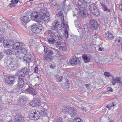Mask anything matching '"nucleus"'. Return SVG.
Here are the masks:
<instances>
[{
    "instance_id": "obj_1",
    "label": "nucleus",
    "mask_w": 122,
    "mask_h": 122,
    "mask_svg": "<svg viewBox=\"0 0 122 122\" xmlns=\"http://www.w3.org/2000/svg\"><path fill=\"white\" fill-rule=\"evenodd\" d=\"M43 4H40L38 5L37 9L39 11L38 12L33 13L32 14V18L37 22L41 20V19L44 21H46L49 18L48 12L47 11L46 9L44 8Z\"/></svg>"
},
{
    "instance_id": "obj_2",
    "label": "nucleus",
    "mask_w": 122,
    "mask_h": 122,
    "mask_svg": "<svg viewBox=\"0 0 122 122\" xmlns=\"http://www.w3.org/2000/svg\"><path fill=\"white\" fill-rule=\"evenodd\" d=\"M27 51L25 48L19 49L15 51V54L16 57L20 59L23 58V60L25 63H29L33 61V56L32 53H28L25 55L27 53Z\"/></svg>"
},
{
    "instance_id": "obj_3",
    "label": "nucleus",
    "mask_w": 122,
    "mask_h": 122,
    "mask_svg": "<svg viewBox=\"0 0 122 122\" xmlns=\"http://www.w3.org/2000/svg\"><path fill=\"white\" fill-rule=\"evenodd\" d=\"M2 39L3 41V46L4 47H10L13 45L12 48L14 50H18L20 49L19 42H16L14 44V41L11 40L10 39L5 40L4 39H0V41H2Z\"/></svg>"
},
{
    "instance_id": "obj_4",
    "label": "nucleus",
    "mask_w": 122,
    "mask_h": 122,
    "mask_svg": "<svg viewBox=\"0 0 122 122\" xmlns=\"http://www.w3.org/2000/svg\"><path fill=\"white\" fill-rule=\"evenodd\" d=\"M62 110L64 113H68L72 117L75 116L76 114L75 109L73 107L69 108V107H63Z\"/></svg>"
},
{
    "instance_id": "obj_5",
    "label": "nucleus",
    "mask_w": 122,
    "mask_h": 122,
    "mask_svg": "<svg viewBox=\"0 0 122 122\" xmlns=\"http://www.w3.org/2000/svg\"><path fill=\"white\" fill-rule=\"evenodd\" d=\"M42 25L41 24L38 23L37 24H34L31 27L32 31L33 33L38 34L42 30Z\"/></svg>"
},
{
    "instance_id": "obj_6",
    "label": "nucleus",
    "mask_w": 122,
    "mask_h": 122,
    "mask_svg": "<svg viewBox=\"0 0 122 122\" xmlns=\"http://www.w3.org/2000/svg\"><path fill=\"white\" fill-rule=\"evenodd\" d=\"M40 113L38 111L35 110H32L31 112L29 114V118L33 120L38 119L40 117Z\"/></svg>"
},
{
    "instance_id": "obj_7",
    "label": "nucleus",
    "mask_w": 122,
    "mask_h": 122,
    "mask_svg": "<svg viewBox=\"0 0 122 122\" xmlns=\"http://www.w3.org/2000/svg\"><path fill=\"white\" fill-rule=\"evenodd\" d=\"M4 63L5 66L8 67L9 69H15V64L11 59L7 58L5 60Z\"/></svg>"
},
{
    "instance_id": "obj_8",
    "label": "nucleus",
    "mask_w": 122,
    "mask_h": 122,
    "mask_svg": "<svg viewBox=\"0 0 122 122\" xmlns=\"http://www.w3.org/2000/svg\"><path fill=\"white\" fill-rule=\"evenodd\" d=\"M96 5L94 3L91 5L89 6L90 11L94 15L97 16L99 14V13L97 8Z\"/></svg>"
},
{
    "instance_id": "obj_9",
    "label": "nucleus",
    "mask_w": 122,
    "mask_h": 122,
    "mask_svg": "<svg viewBox=\"0 0 122 122\" xmlns=\"http://www.w3.org/2000/svg\"><path fill=\"white\" fill-rule=\"evenodd\" d=\"M51 29L52 30H55L56 32L58 33L61 32V28L59 22L58 21L55 22L52 26Z\"/></svg>"
},
{
    "instance_id": "obj_10",
    "label": "nucleus",
    "mask_w": 122,
    "mask_h": 122,
    "mask_svg": "<svg viewBox=\"0 0 122 122\" xmlns=\"http://www.w3.org/2000/svg\"><path fill=\"white\" fill-rule=\"evenodd\" d=\"M15 78L13 76H6L5 77L4 79L6 83L11 85L14 83Z\"/></svg>"
},
{
    "instance_id": "obj_11",
    "label": "nucleus",
    "mask_w": 122,
    "mask_h": 122,
    "mask_svg": "<svg viewBox=\"0 0 122 122\" xmlns=\"http://www.w3.org/2000/svg\"><path fill=\"white\" fill-rule=\"evenodd\" d=\"M89 23L91 26L90 28H91L92 29L94 30L97 29L99 26V25L96 20H90Z\"/></svg>"
},
{
    "instance_id": "obj_12",
    "label": "nucleus",
    "mask_w": 122,
    "mask_h": 122,
    "mask_svg": "<svg viewBox=\"0 0 122 122\" xmlns=\"http://www.w3.org/2000/svg\"><path fill=\"white\" fill-rule=\"evenodd\" d=\"M79 9L80 10V8L85 9L86 8L87 3L84 0H79L78 1Z\"/></svg>"
},
{
    "instance_id": "obj_13",
    "label": "nucleus",
    "mask_w": 122,
    "mask_h": 122,
    "mask_svg": "<svg viewBox=\"0 0 122 122\" xmlns=\"http://www.w3.org/2000/svg\"><path fill=\"white\" fill-rule=\"evenodd\" d=\"M53 54L50 53L44 54L43 58L45 61L49 62L53 58V56H52Z\"/></svg>"
},
{
    "instance_id": "obj_14",
    "label": "nucleus",
    "mask_w": 122,
    "mask_h": 122,
    "mask_svg": "<svg viewBox=\"0 0 122 122\" xmlns=\"http://www.w3.org/2000/svg\"><path fill=\"white\" fill-rule=\"evenodd\" d=\"M80 60L78 58H76L75 56H73V57L70 61L69 63L70 65L74 66L78 64L79 63Z\"/></svg>"
},
{
    "instance_id": "obj_15",
    "label": "nucleus",
    "mask_w": 122,
    "mask_h": 122,
    "mask_svg": "<svg viewBox=\"0 0 122 122\" xmlns=\"http://www.w3.org/2000/svg\"><path fill=\"white\" fill-rule=\"evenodd\" d=\"M89 14L88 11L85 9L81 10L80 12L79 13L80 15L83 18L87 17Z\"/></svg>"
},
{
    "instance_id": "obj_16",
    "label": "nucleus",
    "mask_w": 122,
    "mask_h": 122,
    "mask_svg": "<svg viewBox=\"0 0 122 122\" xmlns=\"http://www.w3.org/2000/svg\"><path fill=\"white\" fill-rule=\"evenodd\" d=\"M4 53L7 55H12L15 54V51L12 47L5 50L4 51Z\"/></svg>"
},
{
    "instance_id": "obj_17",
    "label": "nucleus",
    "mask_w": 122,
    "mask_h": 122,
    "mask_svg": "<svg viewBox=\"0 0 122 122\" xmlns=\"http://www.w3.org/2000/svg\"><path fill=\"white\" fill-rule=\"evenodd\" d=\"M40 102V101L39 99L37 98H35L30 102V104L32 106L35 107L39 105Z\"/></svg>"
},
{
    "instance_id": "obj_18",
    "label": "nucleus",
    "mask_w": 122,
    "mask_h": 122,
    "mask_svg": "<svg viewBox=\"0 0 122 122\" xmlns=\"http://www.w3.org/2000/svg\"><path fill=\"white\" fill-rule=\"evenodd\" d=\"M24 78L19 77L17 80V86L19 88H22L24 86Z\"/></svg>"
},
{
    "instance_id": "obj_19",
    "label": "nucleus",
    "mask_w": 122,
    "mask_h": 122,
    "mask_svg": "<svg viewBox=\"0 0 122 122\" xmlns=\"http://www.w3.org/2000/svg\"><path fill=\"white\" fill-rule=\"evenodd\" d=\"M15 122H24L23 118L22 116L18 115H16L15 117Z\"/></svg>"
},
{
    "instance_id": "obj_20",
    "label": "nucleus",
    "mask_w": 122,
    "mask_h": 122,
    "mask_svg": "<svg viewBox=\"0 0 122 122\" xmlns=\"http://www.w3.org/2000/svg\"><path fill=\"white\" fill-rule=\"evenodd\" d=\"M26 90L27 92L33 95H36L37 94V92L36 89L32 87H29L28 88L26 89Z\"/></svg>"
},
{
    "instance_id": "obj_21",
    "label": "nucleus",
    "mask_w": 122,
    "mask_h": 122,
    "mask_svg": "<svg viewBox=\"0 0 122 122\" xmlns=\"http://www.w3.org/2000/svg\"><path fill=\"white\" fill-rule=\"evenodd\" d=\"M16 75L18 77L20 78H24L25 75L21 70H18L16 74Z\"/></svg>"
},
{
    "instance_id": "obj_22",
    "label": "nucleus",
    "mask_w": 122,
    "mask_h": 122,
    "mask_svg": "<svg viewBox=\"0 0 122 122\" xmlns=\"http://www.w3.org/2000/svg\"><path fill=\"white\" fill-rule=\"evenodd\" d=\"M19 0H11V3L9 4V6L10 7H13L15 6L18 2Z\"/></svg>"
},
{
    "instance_id": "obj_23",
    "label": "nucleus",
    "mask_w": 122,
    "mask_h": 122,
    "mask_svg": "<svg viewBox=\"0 0 122 122\" xmlns=\"http://www.w3.org/2000/svg\"><path fill=\"white\" fill-rule=\"evenodd\" d=\"M46 33L48 34L52 38H56V36L54 32L52 31L51 30H48V31H46Z\"/></svg>"
},
{
    "instance_id": "obj_24",
    "label": "nucleus",
    "mask_w": 122,
    "mask_h": 122,
    "mask_svg": "<svg viewBox=\"0 0 122 122\" xmlns=\"http://www.w3.org/2000/svg\"><path fill=\"white\" fill-rule=\"evenodd\" d=\"M114 36L109 31H107L105 33V37L108 38H113Z\"/></svg>"
},
{
    "instance_id": "obj_25",
    "label": "nucleus",
    "mask_w": 122,
    "mask_h": 122,
    "mask_svg": "<svg viewBox=\"0 0 122 122\" xmlns=\"http://www.w3.org/2000/svg\"><path fill=\"white\" fill-rule=\"evenodd\" d=\"M44 51L45 54L50 53L51 54H53V51L50 50H49L48 48L46 46H44Z\"/></svg>"
},
{
    "instance_id": "obj_26",
    "label": "nucleus",
    "mask_w": 122,
    "mask_h": 122,
    "mask_svg": "<svg viewBox=\"0 0 122 122\" xmlns=\"http://www.w3.org/2000/svg\"><path fill=\"white\" fill-rule=\"evenodd\" d=\"M79 12L76 9L75 10L73 11V15L74 17L76 16L77 17L78 16L80 15Z\"/></svg>"
},
{
    "instance_id": "obj_27",
    "label": "nucleus",
    "mask_w": 122,
    "mask_h": 122,
    "mask_svg": "<svg viewBox=\"0 0 122 122\" xmlns=\"http://www.w3.org/2000/svg\"><path fill=\"white\" fill-rule=\"evenodd\" d=\"M22 20L24 22L26 23H27L30 20L29 19V17L27 16H24L22 18Z\"/></svg>"
},
{
    "instance_id": "obj_28",
    "label": "nucleus",
    "mask_w": 122,
    "mask_h": 122,
    "mask_svg": "<svg viewBox=\"0 0 122 122\" xmlns=\"http://www.w3.org/2000/svg\"><path fill=\"white\" fill-rule=\"evenodd\" d=\"M82 58L85 63H87L90 61V60L88 59L87 56L84 54L83 55Z\"/></svg>"
},
{
    "instance_id": "obj_29",
    "label": "nucleus",
    "mask_w": 122,
    "mask_h": 122,
    "mask_svg": "<svg viewBox=\"0 0 122 122\" xmlns=\"http://www.w3.org/2000/svg\"><path fill=\"white\" fill-rule=\"evenodd\" d=\"M116 103L115 102H113L107 105L106 106L109 109H110L111 107H112L116 105Z\"/></svg>"
},
{
    "instance_id": "obj_30",
    "label": "nucleus",
    "mask_w": 122,
    "mask_h": 122,
    "mask_svg": "<svg viewBox=\"0 0 122 122\" xmlns=\"http://www.w3.org/2000/svg\"><path fill=\"white\" fill-rule=\"evenodd\" d=\"M26 100V98L24 96H23L20 97L19 99V101L20 103L22 104L24 103V102Z\"/></svg>"
},
{
    "instance_id": "obj_31",
    "label": "nucleus",
    "mask_w": 122,
    "mask_h": 122,
    "mask_svg": "<svg viewBox=\"0 0 122 122\" xmlns=\"http://www.w3.org/2000/svg\"><path fill=\"white\" fill-rule=\"evenodd\" d=\"M89 25L86 24H84L83 26V28L84 29V30L86 31H88L89 30Z\"/></svg>"
},
{
    "instance_id": "obj_32",
    "label": "nucleus",
    "mask_w": 122,
    "mask_h": 122,
    "mask_svg": "<svg viewBox=\"0 0 122 122\" xmlns=\"http://www.w3.org/2000/svg\"><path fill=\"white\" fill-rule=\"evenodd\" d=\"M88 31H89L88 33L89 34L88 35L89 37H91L92 36V37H93V36H94V33H93V31L92 30H90Z\"/></svg>"
},
{
    "instance_id": "obj_33",
    "label": "nucleus",
    "mask_w": 122,
    "mask_h": 122,
    "mask_svg": "<svg viewBox=\"0 0 122 122\" xmlns=\"http://www.w3.org/2000/svg\"><path fill=\"white\" fill-rule=\"evenodd\" d=\"M118 77H116L115 79L113 78L112 80V85H115L116 83H117V80Z\"/></svg>"
},
{
    "instance_id": "obj_34",
    "label": "nucleus",
    "mask_w": 122,
    "mask_h": 122,
    "mask_svg": "<svg viewBox=\"0 0 122 122\" xmlns=\"http://www.w3.org/2000/svg\"><path fill=\"white\" fill-rule=\"evenodd\" d=\"M48 41L50 43L53 44L55 42L56 40L54 39H49Z\"/></svg>"
},
{
    "instance_id": "obj_35",
    "label": "nucleus",
    "mask_w": 122,
    "mask_h": 122,
    "mask_svg": "<svg viewBox=\"0 0 122 122\" xmlns=\"http://www.w3.org/2000/svg\"><path fill=\"white\" fill-rule=\"evenodd\" d=\"M104 75L106 76L109 77L112 76V75L110 73L107 72H105L104 73Z\"/></svg>"
},
{
    "instance_id": "obj_36",
    "label": "nucleus",
    "mask_w": 122,
    "mask_h": 122,
    "mask_svg": "<svg viewBox=\"0 0 122 122\" xmlns=\"http://www.w3.org/2000/svg\"><path fill=\"white\" fill-rule=\"evenodd\" d=\"M58 11L59 12L58 13H56V15H57L58 16H63V14L62 12L60 10H58Z\"/></svg>"
},
{
    "instance_id": "obj_37",
    "label": "nucleus",
    "mask_w": 122,
    "mask_h": 122,
    "mask_svg": "<svg viewBox=\"0 0 122 122\" xmlns=\"http://www.w3.org/2000/svg\"><path fill=\"white\" fill-rule=\"evenodd\" d=\"M73 122H82V121L79 118H76L74 119Z\"/></svg>"
},
{
    "instance_id": "obj_38",
    "label": "nucleus",
    "mask_w": 122,
    "mask_h": 122,
    "mask_svg": "<svg viewBox=\"0 0 122 122\" xmlns=\"http://www.w3.org/2000/svg\"><path fill=\"white\" fill-rule=\"evenodd\" d=\"M58 48L61 50L63 51H66L67 49L66 47L65 46H59Z\"/></svg>"
},
{
    "instance_id": "obj_39",
    "label": "nucleus",
    "mask_w": 122,
    "mask_h": 122,
    "mask_svg": "<svg viewBox=\"0 0 122 122\" xmlns=\"http://www.w3.org/2000/svg\"><path fill=\"white\" fill-rule=\"evenodd\" d=\"M21 70L22 71H23V72L25 75L26 74V72L27 71V68L26 67H25L22 68V69Z\"/></svg>"
},
{
    "instance_id": "obj_40",
    "label": "nucleus",
    "mask_w": 122,
    "mask_h": 122,
    "mask_svg": "<svg viewBox=\"0 0 122 122\" xmlns=\"http://www.w3.org/2000/svg\"><path fill=\"white\" fill-rule=\"evenodd\" d=\"M46 111L44 110H43L41 111V113H40V114L43 116L45 117L46 115Z\"/></svg>"
},
{
    "instance_id": "obj_41",
    "label": "nucleus",
    "mask_w": 122,
    "mask_h": 122,
    "mask_svg": "<svg viewBox=\"0 0 122 122\" xmlns=\"http://www.w3.org/2000/svg\"><path fill=\"white\" fill-rule=\"evenodd\" d=\"M20 45L19 46L20 47V49H22L23 48H23L25 46V44L24 43L22 42H19Z\"/></svg>"
},
{
    "instance_id": "obj_42",
    "label": "nucleus",
    "mask_w": 122,
    "mask_h": 122,
    "mask_svg": "<svg viewBox=\"0 0 122 122\" xmlns=\"http://www.w3.org/2000/svg\"><path fill=\"white\" fill-rule=\"evenodd\" d=\"M5 29L3 27H0V35L3 34L5 31Z\"/></svg>"
},
{
    "instance_id": "obj_43",
    "label": "nucleus",
    "mask_w": 122,
    "mask_h": 122,
    "mask_svg": "<svg viewBox=\"0 0 122 122\" xmlns=\"http://www.w3.org/2000/svg\"><path fill=\"white\" fill-rule=\"evenodd\" d=\"M122 39H116L115 40V42L117 44L119 43H121V42H122V41L121 40Z\"/></svg>"
},
{
    "instance_id": "obj_44",
    "label": "nucleus",
    "mask_w": 122,
    "mask_h": 122,
    "mask_svg": "<svg viewBox=\"0 0 122 122\" xmlns=\"http://www.w3.org/2000/svg\"><path fill=\"white\" fill-rule=\"evenodd\" d=\"M117 80V83H122V77H118Z\"/></svg>"
},
{
    "instance_id": "obj_45",
    "label": "nucleus",
    "mask_w": 122,
    "mask_h": 122,
    "mask_svg": "<svg viewBox=\"0 0 122 122\" xmlns=\"http://www.w3.org/2000/svg\"><path fill=\"white\" fill-rule=\"evenodd\" d=\"M107 92H111L113 91L111 87H109L107 89Z\"/></svg>"
},
{
    "instance_id": "obj_46",
    "label": "nucleus",
    "mask_w": 122,
    "mask_h": 122,
    "mask_svg": "<svg viewBox=\"0 0 122 122\" xmlns=\"http://www.w3.org/2000/svg\"><path fill=\"white\" fill-rule=\"evenodd\" d=\"M102 9H103V10L105 11L109 12H110V10L108 9L107 8L106 6L105 7H103Z\"/></svg>"
},
{
    "instance_id": "obj_47",
    "label": "nucleus",
    "mask_w": 122,
    "mask_h": 122,
    "mask_svg": "<svg viewBox=\"0 0 122 122\" xmlns=\"http://www.w3.org/2000/svg\"><path fill=\"white\" fill-rule=\"evenodd\" d=\"M56 122H63L62 118L61 117H59L57 120Z\"/></svg>"
},
{
    "instance_id": "obj_48",
    "label": "nucleus",
    "mask_w": 122,
    "mask_h": 122,
    "mask_svg": "<svg viewBox=\"0 0 122 122\" xmlns=\"http://www.w3.org/2000/svg\"><path fill=\"white\" fill-rule=\"evenodd\" d=\"M75 25L76 26H78V25H79L80 23L79 21L76 20L75 21Z\"/></svg>"
},
{
    "instance_id": "obj_49",
    "label": "nucleus",
    "mask_w": 122,
    "mask_h": 122,
    "mask_svg": "<svg viewBox=\"0 0 122 122\" xmlns=\"http://www.w3.org/2000/svg\"><path fill=\"white\" fill-rule=\"evenodd\" d=\"M61 44V42L60 41H58L56 42V46L57 47H59V46Z\"/></svg>"
},
{
    "instance_id": "obj_50",
    "label": "nucleus",
    "mask_w": 122,
    "mask_h": 122,
    "mask_svg": "<svg viewBox=\"0 0 122 122\" xmlns=\"http://www.w3.org/2000/svg\"><path fill=\"white\" fill-rule=\"evenodd\" d=\"M65 36L66 37V38H67L68 37V31L67 30H65Z\"/></svg>"
},
{
    "instance_id": "obj_51",
    "label": "nucleus",
    "mask_w": 122,
    "mask_h": 122,
    "mask_svg": "<svg viewBox=\"0 0 122 122\" xmlns=\"http://www.w3.org/2000/svg\"><path fill=\"white\" fill-rule=\"evenodd\" d=\"M62 76H59V77L58 79L57 80V81H61L62 80Z\"/></svg>"
},
{
    "instance_id": "obj_52",
    "label": "nucleus",
    "mask_w": 122,
    "mask_h": 122,
    "mask_svg": "<svg viewBox=\"0 0 122 122\" xmlns=\"http://www.w3.org/2000/svg\"><path fill=\"white\" fill-rule=\"evenodd\" d=\"M3 56V53L1 52H0V60H1Z\"/></svg>"
},
{
    "instance_id": "obj_53",
    "label": "nucleus",
    "mask_w": 122,
    "mask_h": 122,
    "mask_svg": "<svg viewBox=\"0 0 122 122\" xmlns=\"http://www.w3.org/2000/svg\"><path fill=\"white\" fill-rule=\"evenodd\" d=\"M71 37H72L73 38H76L78 37L77 36H76V35L73 34L71 35Z\"/></svg>"
},
{
    "instance_id": "obj_54",
    "label": "nucleus",
    "mask_w": 122,
    "mask_h": 122,
    "mask_svg": "<svg viewBox=\"0 0 122 122\" xmlns=\"http://www.w3.org/2000/svg\"><path fill=\"white\" fill-rule=\"evenodd\" d=\"M87 4H89L90 3L91 1L92 0H84Z\"/></svg>"
},
{
    "instance_id": "obj_55",
    "label": "nucleus",
    "mask_w": 122,
    "mask_h": 122,
    "mask_svg": "<svg viewBox=\"0 0 122 122\" xmlns=\"http://www.w3.org/2000/svg\"><path fill=\"white\" fill-rule=\"evenodd\" d=\"M56 55L58 57H60V55L59 53L58 52L56 51Z\"/></svg>"
},
{
    "instance_id": "obj_56",
    "label": "nucleus",
    "mask_w": 122,
    "mask_h": 122,
    "mask_svg": "<svg viewBox=\"0 0 122 122\" xmlns=\"http://www.w3.org/2000/svg\"><path fill=\"white\" fill-rule=\"evenodd\" d=\"M34 71L35 72L37 73L38 71V68L37 66H36L35 68Z\"/></svg>"
},
{
    "instance_id": "obj_57",
    "label": "nucleus",
    "mask_w": 122,
    "mask_h": 122,
    "mask_svg": "<svg viewBox=\"0 0 122 122\" xmlns=\"http://www.w3.org/2000/svg\"><path fill=\"white\" fill-rule=\"evenodd\" d=\"M100 4L102 6V8L103 7H105L106 6L105 4H103L102 3L100 2Z\"/></svg>"
},
{
    "instance_id": "obj_58",
    "label": "nucleus",
    "mask_w": 122,
    "mask_h": 122,
    "mask_svg": "<svg viewBox=\"0 0 122 122\" xmlns=\"http://www.w3.org/2000/svg\"><path fill=\"white\" fill-rule=\"evenodd\" d=\"M119 9L122 11V3L121 5H120L119 6Z\"/></svg>"
},
{
    "instance_id": "obj_59",
    "label": "nucleus",
    "mask_w": 122,
    "mask_h": 122,
    "mask_svg": "<svg viewBox=\"0 0 122 122\" xmlns=\"http://www.w3.org/2000/svg\"><path fill=\"white\" fill-rule=\"evenodd\" d=\"M85 86L86 88H87V89L88 90L90 89V87L89 86V85L86 84Z\"/></svg>"
},
{
    "instance_id": "obj_60",
    "label": "nucleus",
    "mask_w": 122,
    "mask_h": 122,
    "mask_svg": "<svg viewBox=\"0 0 122 122\" xmlns=\"http://www.w3.org/2000/svg\"><path fill=\"white\" fill-rule=\"evenodd\" d=\"M50 66V68H51L52 69L54 68L55 67V66H54V65H51Z\"/></svg>"
},
{
    "instance_id": "obj_61",
    "label": "nucleus",
    "mask_w": 122,
    "mask_h": 122,
    "mask_svg": "<svg viewBox=\"0 0 122 122\" xmlns=\"http://www.w3.org/2000/svg\"><path fill=\"white\" fill-rule=\"evenodd\" d=\"M60 17L61 18V20L62 21H63L64 20V16H63L61 17Z\"/></svg>"
},
{
    "instance_id": "obj_62",
    "label": "nucleus",
    "mask_w": 122,
    "mask_h": 122,
    "mask_svg": "<svg viewBox=\"0 0 122 122\" xmlns=\"http://www.w3.org/2000/svg\"><path fill=\"white\" fill-rule=\"evenodd\" d=\"M58 38H62V37L61 36L60 34H59L58 35Z\"/></svg>"
},
{
    "instance_id": "obj_63",
    "label": "nucleus",
    "mask_w": 122,
    "mask_h": 122,
    "mask_svg": "<svg viewBox=\"0 0 122 122\" xmlns=\"http://www.w3.org/2000/svg\"><path fill=\"white\" fill-rule=\"evenodd\" d=\"M61 26L63 27H64L65 26V25L63 22V24L62 23L61 24Z\"/></svg>"
},
{
    "instance_id": "obj_64",
    "label": "nucleus",
    "mask_w": 122,
    "mask_h": 122,
    "mask_svg": "<svg viewBox=\"0 0 122 122\" xmlns=\"http://www.w3.org/2000/svg\"><path fill=\"white\" fill-rule=\"evenodd\" d=\"M66 40H64V42L65 43V44H67V43L66 42Z\"/></svg>"
}]
</instances>
